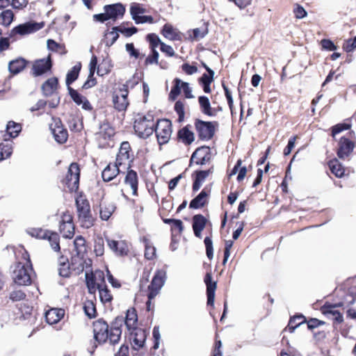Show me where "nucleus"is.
I'll return each instance as SVG.
<instances>
[{"instance_id": "nucleus-44", "label": "nucleus", "mask_w": 356, "mask_h": 356, "mask_svg": "<svg viewBox=\"0 0 356 356\" xmlns=\"http://www.w3.org/2000/svg\"><path fill=\"white\" fill-rule=\"evenodd\" d=\"M163 35L171 40H175L178 39V33L173 29L172 26L169 24H165L162 29Z\"/></svg>"}, {"instance_id": "nucleus-57", "label": "nucleus", "mask_w": 356, "mask_h": 356, "mask_svg": "<svg viewBox=\"0 0 356 356\" xmlns=\"http://www.w3.org/2000/svg\"><path fill=\"white\" fill-rule=\"evenodd\" d=\"M204 244L206 247V253L207 257L211 260L213 257V243L210 237L207 236L204 238Z\"/></svg>"}, {"instance_id": "nucleus-62", "label": "nucleus", "mask_w": 356, "mask_h": 356, "mask_svg": "<svg viewBox=\"0 0 356 356\" xmlns=\"http://www.w3.org/2000/svg\"><path fill=\"white\" fill-rule=\"evenodd\" d=\"M210 71L211 72L208 74H203L202 77L200 79V82L202 84L211 83L213 81L214 72L213 70Z\"/></svg>"}, {"instance_id": "nucleus-51", "label": "nucleus", "mask_w": 356, "mask_h": 356, "mask_svg": "<svg viewBox=\"0 0 356 356\" xmlns=\"http://www.w3.org/2000/svg\"><path fill=\"white\" fill-rule=\"evenodd\" d=\"M112 29L114 31H118L120 33L124 35L126 37H130L138 32V29L135 26H132L131 28L113 26Z\"/></svg>"}, {"instance_id": "nucleus-64", "label": "nucleus", "mask_w": 356, "mask_h": 356, "mask_svg": "<svg viewBox=\"0 0 356 356\" xmlns=\"http://www.w3.org/2000/svg\"><path fill=\"white\" fill-rule=\"evenodd\" d=\"M182 70L188 75H192L197 72L196 66L191 65L188 63H184L181 65Z\"/></svg>"}, {"instance_id": "nucleus-15", "label": "nucleus", "mask_w": 356, "mask_h": 356, "mask_svg": "<svg viewBox=\"0 0 356 356\" xmlns=\"http://www.w3.org/2000/svg\"><path fill=\"white\" fill-rule=\"evenodd\" d=\"M50 129L56 141L60 144L67 141L68 137L67 131L63 127L60 120L55 122L54 127L51 125Z\"/></svg>"}, {"instance_id": "nucleus-60", "label": "nucleus", "mask_w": 356, "mask_h": 356, "mask_svg": "<svg viewBox=\"0 0 356 356\" xmlns=\"http://www.w3.org/2000/svg\"><path fill=\"white\" fill-rule=\"evenodd\" d=\"M126 51L129 53V56L135 58H138L140 56L139 51L135 49L133 43H127L125 46Z\"/></svg>"}, {"instance_id": "nucleus-54", "label": "nucleus", "mask_w": 356, "mask_h": 356, "mask_svg": "<svg viewBox=\"0 0 356 356\" xmlns=\"http://www.w3.org/2000/svg\"><path fill=\"white\" fill-rule=\"evenodd\" d=\"M118 31H114L106 33V45L108 47L112 46L119 38Z\"/></svg>"}, {"instance_id": "nucleus-47", "label": "nucleus", "mask_w": 356, "mask_h": 356, "mask_svg": "<svg viewBox=\"0 0 356 356\" xmlns=\"http://www.w3.org/2000/svg\"><path fill=\"white\" fill-rule=\"evenodd\" d=\"M14 18L13 12L11 10H6L0 14V24L8 26L13 22Z\"/></svg>"}, {"instance_id": "nucleus-30", "label": "nucleus", "mask_w": 356, "mask_h": 356, "mask_svg": "<svg viewBox=\"0 0 356 356\" xmlns=\"http://www.w3.org/2000/svg\"><path fill=\"white\" fill-rule=\"evenodd\" d=\"M72 271L75 274L79 275L84 270L83 255L76 254L72 257L70 263Z\"/></svg>"}, {"instance_id": "nucleus-38", "label": "nucleus", "mask_w": 356, "mask_h": 356, "mask_svg": "<svg viewBox=\"0 0 356 356\" xmlns=\"http://www.w3.org/2000/svg\"><path fill=\"white\" fill-rule=\"evenodd\" d=\"M81 63L75 65L71 70H70L66 76V85L70 87V85L72 84L75 80L77 79L79 76V73L81 70Z\"/></svg>"}, {"instance_id": "nucleus-40", "label": "nucleus", "mask_w": 356, "mask_h": 356, "mask_svg": "<svg viewBox=\"0 0 356 356\" xmlns=\"http://www.w3.org/2000/svg\"><path fill=\"white\" fill-rule=\"evenodd\" d=\"M46 239H47L49 241L51 248L55 252L60 251V243H59L60 238L57 233L52 232L49 231Z\"/></svg>"}, {"instance_id": "nucleus-34", "label": "nucleus", "mask_w": 356, "mask_h": 356, "mask_svg": "<svg viewBox=\"0 0 356 356\" xmlns=\"http://www.w3.org/2000/svg\"><path fill=\"white\" fill-rule=\"evenodd\" d=\"M198 102L200 106L201 111L209 116H214L216 113L213 111L211 106L209 99L206 96H200L198 97Z\"/></svg>"}, {"instance_id": "nucleus-36", "label": "nucleus", "mask_w": 356, "mask_h": 356, "mask_svg": "<svg viewBox=\"0 0 356 356\" xmlns=\"http://www.w3.org/2000/svg\"><path fill=\"white\" fill-rule=\"evenodd\" d=\"M71 270V266L69 264L67 259L65 258L63 256L60 257L59 259V275L62 277H67L70 276Z\"/></svg>"}, {"instance_id": "nucleus-3", "label": "nucleus", "mask_w": 356, "mask_h": 356, "mask_svg": "<svg viewBox=\"0 0 356 356\" xmlns=\"http://www.w3.org/2000/svg\"><path fill=\"white\" fill-rule=\"evenodd\" d=\"M79 220L82 226L86 228L93 225V219L90 213L88 201L82 195H78L75 200Z\"/></svg>"}, {"instance_id": "nucleus-41", "label": "nucleus", "mask_w": 356, "mask_h": 356, "mask_svg": "<svg viewBox=\"0 0 356 356\" xmlns=\"http://www.w3.org/2000/svg\"><path fill=\"white\" fill-rule=\"evenodd\" d=\"M49 230L43 229L42 228H29L26 229V233L30 236L39 239H46Z\"/></svg>"}, {"instance_id": "nucleus-14", "label": "nucleus", "mask_w": 356, "mask_h": 356, "mask_svg": "<svg viewBox=\"0 0 356 356\" xmlns=\"http://www.w3.org/2000/svg\"><path fill=\"white\" fill-rule=\"evenodd\" d=\"M104 9L107 13L109 19L113 21H115L118 18H122L125 13V7L120 3L106 5Z\"/></svg>"}, {"instance_id": "nucleus-52", "label": "nucleus", "mask_w": 356, "mask_h": 356, "mask_svg": "<svg viewBox=\"0 0 356 356\" xmlns=\"http://www.w3.org/2000/svg\"><path fill=\"white\" fill-rule=\"evenodd\" d=\"M86 314L90 318H94L96 315V308L92 301L88 300L86 302L84 307Z\"/></svg>"}, {"instance_id": "nucleus-17", "label": "nucleus", "mask_w": 356, "mask_h": 356, "mask_svg": "<svg viewBox=\"0 0 356 356\" xmlns=\"http://www.w3.org/2000/svg\"><path fill=\"white\" fill-rule=\"evenodd\" d=\"M68 90L71 98L77 105L81 106L82 108L86 111H91L92 109L90 103L86 97L81 95L71 87L68 88Z\"/></svg>"}, {"instance_id": "nucleus-10", "label": "nucleus", "mask_w": 356, "mask_h": 356, "mask_svg": "<svg viewBox=\"0 0 356 356\" xmlns=\"http://www.w3.org/2000/svg\"><path fill=\"white\" fill-rule=\"evenodd\" d=\"M211 160V149L207 146H202L195 149L190 159V165L194 162L197 165H205Z\"/></svg>"}, {"instance_id": "nucleus-45", "label": "nucleus", "mask_w": 356, "mask_h": 356, "mask_svg": "<svg viewBox=\"0 0 356 356\" xmlns=\"http://www.w3.org/2000/svg\"><path fill=\"white\" fill-rule=\"evenodd\" d=\"M99 291V299L103 304L111 303L113 300V296L108 289L107 286L97 289Z\"/></svg>"}, {"instance_id": "nucleus-42", "label": "nucleus", "mask_w": 356, "mask_h": 356, "mask_svg": "<svg viewBox=\"0 0 356 356\" xmlns=\"http://www.w3.org/2000/svg\"><path fill=\"white\" fill-rule=\"evenodd\" d=\"M76 254L83 255L86 252V240L82 236H77L74 241Z\"/></svg>"}, {"instance_id": "nucleus-29", "label": "nucleus", "mask_w": 356, "mask_h": 356, "mask_svg": "<svg viewBox=\"0 0 356 356\" xmlns=\"http://www.w3.org/2000/svg\"><path fill=\"white\" fill-rule=\"evenodd\" d=\"M131 335H134L133 337V342L134 346H137L136 348H142L144 346L145 339H146V334L145 332L142 329H137L136 327L135 330H132L131 331H129Z\"/></svg>"}, {"instance_id": "nucleus-48", "label": "nucleus", "mask_w": 356, "mask_h": 356, "mask_svg": "<svg viewBox=\"0 0 356 356\" xmlns=\"http://www.w3.org/2000/svg\"><path fill=\"white\" fill-rule=\"evenodd\" d=\"M174 81L175 86L172 88L169 94V99L172 101L176 99L177 96L180 94L181 88V81L180 79H175Z\"/></svg>"}, {"instance_id": "nucleus-9", "label": "nucleus", "mask_w": 356, "mask_h": 356, "mask_svg": "<svg viewBox=\"0 0 356 356\" xmlns=\"http://www.w3.org/2000/svg\"><path fill=\"white\" fill-rule=\"evenodd\" d=\"M129 83V82L127 81L126 84H124L119 93L115 94L113 97L114 108L118 111H125L129 105L127 100Z\"/></svg>"}, {"instance_id": "nucleus-58", "label": "nucleus", "mask_w": 356, "mask_h": 356, "mask_svg": "<svg viewBox=\"0 0 356 356\" xmlns=\"http://www.w3.org/2000/svg\"><path fill=\"white\" fill-rule=\"evenodd\" d=\"M152 54L149 55L145 60L146 65L158 64L159 63V52L156 49H151Z\"/></svg>"}, {"instance_id": "nucleus-7", "label": "nucleus", "mask_w": 356, "mask_h": 356, "mask_svg": "<svg viewBox=\"0 0 356 356\" xmlns=\"http://www.w3.org/2000/svg\"><path fill=\"white\" fill-rule=\"evenodd\" d=\"M216 125H218L217 122H205L196 120L195 127L200 139L203 140L211 139L215 133Z\"/></svg>"}, {"instance_id": "nucleus-13", "label": "nucleus", "mask_w": 356, "mask_h": 356, "mask_svg": "<svg viewBox=\"0 0 356 356\" xmlns=\"http://www.w3.org/2000/svg\"><path fill=\"white\" fill-rule=\"evenodd\" d=\"M80 169L77 163H72L68 169L66 175V184L68 187L77 188L79 183Z\"/></svg>"}, {"instance_id": "nucleus-8", "label": "nucleus", "mask_w": 356, "mask_h": 356, "mask_svg": "<svg viewBox=\"0 0 356 356\" xmlns=\"http://www.w3.org/2000/svg\"><path fill=\"white\" fill-rule=\"evenodd\" d=\"M44 22L38 23L33 21L19 24L11 30L10 37H14L17 34L20 35L31 34L40 30L44 27Z\"/></svg>"}, {"instance_id": "nucleus-39", "label": "nucleus", "mask_w": 356, "mask_h": 356, "mask_svg": "<svg viewBox=\"0 0 356 356\" xmlns=\"http://www.w3.org/2000/svg\"><path fill=\"white\" fill-rule=\"evenodd\" d=\"M60 232L63 236L66 238H71L74 234V226L73 223H60Z\"/></svg>"}, {"instance_id": "nucleus-53", "label": "nucleus", "mask_w": 356, "mask_h": 356, "mask_svg": "<svg viewBox=\"0 0 356 356\" xmlns=\"http://www.w3.org/2000/svg\"><path fill=\"white\" fill-rule=\"evenodd\" d=\"M175 111L178 115V121L179 122H182L185 115L184 103L180 100L176 102L175 104Z\"/></svg>"}, {"instance_id": "nucleus-61", "label": "nucleus", "mask_w": 356, "mask_h": 356, "mask_svg": "<svg viewBox=\"0 0 356 356\" xmlns=\"http://www.w3.org/2000/svg\"><path fill=\"white\" fill-rule=\"evenodd\" d=\"M350 127L349 124H339L332 127V135L333 137L343 130H348Z\"/></svg>"}, {"instance_id": "nucleus-59", "label": "nucleus", "mask_w": 356, "mask_h": 356, "mask_svg": "<svg viewBox=\"0 0 356 356\" xmlns=\"http://www.w3.org/2000/svg\"><path fill=\"white\" fill-rule=\"evenodd\" d=\"M9 298L14 302L20 301L26 298V294L21 290L10 292Z\"/></svg>"}, {"instance_id": "nucleus-2", "label": "nucleus", "mask_w": 356, "mask_h": 356, "mask_svg": "<svg viewBox=\"0 0 356 356\" xmlns=\"http://www.w3.org/2000/svg\"><path fill=\"white\" fill-rule=\"evenodd\" d=\"M154 125L153 115L147 114L135 120L134 129L140 138H147L153 134Z\"/></svg>"}, {"instance_id": "nucleus-27", "label": "nucleus", "mask_w": 356, "mask_h": 356, "mask_svg": "<svg viewBox=\"0 0 356 356\" xmlns=\"http://www.w3.org/2000/svg\"><path fill=\"white\" fill-rule=\"evenodd\" d=\"M213 172L212 168L208 170H199L195 172V178L193 184V191H197L206 178Z\"/></svg>"}, {"instance_id": "nucleus-4", "label": "nucleus", "mask_w": 356, "mask_h": 356, "mask_svg": "<svg viewBox=\"0 0 356 356\" xmlns=\"http://www.w3.org/2000/svg\"><path fill=\"white\" fill-rule=\"evenodd\" d=\"M32 272L33 268L29 261L26 264L19 262L15 266L12 275L13 279L18 285H29L31 283Z\"/></svg>"}, {"instance_id": "nucleus-21", "label": "nucleus", "mask_w": 356, "mask_h": 356, "mask_svg": "<svg viewBox=\"0 0 356 356\" xmlns=\"http://www.w3.org/2000/svg\"><path fill=\"white\" fill-rule=\"evenodd\" d=\"M124 184L130 186L133 195H138V178L136 171L134 170H128L124 178Z\"/></svg>"}, {"instance_id": "nucleus-55", "label": "nucleus", "mask_w": 356, "mask_h": 356, "mask_svg": "<svg viewBox=\"0 0 356 356\" xmlns=\"http://www.w3.org/2000/svg\"><path fill=\"white\" fill-rule=\"evenodd\" d=\"M145 9L142 8L138 3H134L131 5L130 13L132 19L145 13Z\"/></svg>"}, {"instance_id": "nucleus-37", "label": "nucleus", "mask_w": 356, "mask_h": 356, "mask_svg": "<svg viewBox=\"0 0 356 356\" xmlns=\"http://www.w3.org/2000/svg\"><path fill=\"white\" fill-rule=\"evenodd\" d=\"M329 168L332 173L337 177H341L344 175L345 170L337 159L332 160L329 162Z\"/></svg>"}, {"instance_id": "nucleus-25", "label": "nucleus", "mask_w": 356, "mask_h": 356, "mask_svg": "<svg viewBox=\"0 0 356 356\" xmlns=\"http://www.w3.org/2000/svg\"><path fill=\"white\" fill-rule=\"evenodd\" d=\"M28 61L23 58H17L8 63V70L13 74L20 73L26 66Z\"/></svg>"}, {"instance_id": "nucleus-26", "label": "nucleus", "mask_w": 356, "mask_h": 356, "mask_svg": "<svg viewBox=\"0 0 356 356\" xmlns=\"http://www.w3.org/2000/svg\"><path fill=\"white\" fill-rule=\"evenodd\" d=\"M210 191H207L204 188L200 193L193 199L189 204V207L191 209H199L203 207L207 203V198L209 195Z\"/></svg>"}, {"instance_id": "nucleus-11", "label": "nucleus", "mask_w": 356, "mask_h": 356, "mask_svg": "<svg viewBox=\"0 0 356 356\" xmlns=\"http://www.w3.org/2000/svg\"><path fill=\"white\" fill-rule=\"evenodd\" d=\"M51 67L52 61L51 56L49 55L46 58L38 59L33 63L31 74L33 76H41L50 71Z\"/></svg>"}, {"instance_id": "nucleus-31", "label": "nucleus", "mask_w": 356, "mask_h": 356, "mask_svg": "<svg viewBox=\"0 0 356 356\" xmlns=\"http://www.w3.org/2000/svg\"><path fill=\"white\" fill-rule=\"evenodd\" d=\"M131 149L129 142H123L121 144L119 152L117 154L116 161L119 165H122L124 161L129 159V150Z\"/></svg>"}, {"instance_id": "nucleus-50", "label": "nucleus", "mask_w": 356, "mask_h": 356, "mask_svg": "<svg viewBox=\"0 0 356 356\" xmlns=\"http://www.w3.org/2000/svg\"><path fill=\"white\" fill-rule=\"evenodd\" d=\"M94 251L97 256L99 257L104 252V241L102 237H97L95 241Z\"/></svg>"}, {"instance_id": "nucleus-22", "label": "nucleus", "mask_w": 356, "mask_h": 356, "mask_svg": "<svg viewBox=\"0 0 356 356\" xmlns=\"http://www.w3.org/2000/svg\"><path fill=\"white\" fill-rule=\"evenodd\" d=\"M120 165L117 162L115 164L109 163L102 173L103 180L110 181L113 179L120 172Z\"/></svg>"}, {"instance_id": "nucleus-5", "label": "nucleus", "mask_w": 356, "mask_h": 356, "mask_svg": "<svg viewBox=\"0 0 356 356\" xmlns=\"http://www.w3.org/2000/svg\"><path fill=\"white\" fill-rule=\"evenodd\" d=\"M154 131L156 134L159 145L167 143L172 134V124L170 120L162 119L157 121L154 125Z\"/></svg>"}, {"instance_id": "nucleus-63", "label": "nucleus", "mask_w": 356, "mask_h": 356, "mask_svg": "<svg viewBox=\"0 0 356 356\" xmlns=\"http://www.w3.org/2000/svg\"><path fill=\"white\" fill-rule=\"evenodd\" d=\"M156 248L154 246L146 245L145 250V257L146 259L151 260L154 258Z\"/></svg>"}, {"instance_id": "nucleus-6", "label": "nucleus", "mask_w": 356, "mask_h": 356, "mask_svg": "<svg viewBox=\"0 0 356 356\" xmlns=\"http://www.w3.org/2000/svg\"><path fill=\"white\" fill-rule=\"evenodd\" d=\"M166 280V272L158 270L155 273L150 284L147 289V298L154 299L160 292Z\"/></svg>"}, {"instance_id": "nucleus-20", "label": "nucleus", "mask_w": 356, "mask_h": 356, "mask_svg": "<svg viewBox=\"0 0 356 356\" xmlns=\"http://www.w3.org/2000/svg\"><path fill=\"white\" fill-rule=\"evenodd\" d=\"M354 145L352 141L348 138H341L339 143L337 155L340 159H344L352 152Z\"/></svg>"}, {"instance_id": "nucleus-35", "label": "nucleus", "mask_w": 356, "mask_h": 356, "mask_svg": "<svg viewBox=\"0 0 356 356\" xmlns=\"http://www.w3.org/2000/svg\"><path fill=\"white\" fill-rule=\"evenodd\" d=\"M115 209V207L112 203L106 204L105 202L100 204V218L103 220H107L113 211Z\"/></svg>"}, {"instance_id": "nucleus-23", "label": "nucleus", "mask_w": 356, "mask_h": 356, "mask_svg": "<svg viewBox=\"0 0 356 356\" xmlns=\"http://www.w3.org/2000/svg\"><path fill=\"white\" fill-rule=\"evenodd\" d=\"M86 280H91L97 289L104 287L106 285L104 273L102 270H97L94 273L89 274L86 273Z\"/></svg>"}, {"instance_id": "nucleus-16", "label": "nucleus", "mask_w": 356, "mask_h": 356, "mask_svg": "<svg viewBox=\"0 0 356 356\" xmlns=\"http://www.w3.org/2000/svg\"><path fill=\"white\" fill-rule=\"evenodd\" d=\"M204 282L207 285V305L213 307L216 282H212V276L210 273L206 274Z\"/></svg>"}, {"instance_id": "nucleus-28", "label": "nucleus", "mask_w": 356, "mask_h": 356, "mask_svg": "<svg viewBox=\"0 0 356 356\" xmlns=\"http://www.w3.org/2000/svg\"><path fill=\"white\" fill-rule=\"evenodd\" d=\"M124 319L123 325L125 324L127 330L129 331H131L132 330H135L136 327V323L138 321L137 314L134 309L130 310L129 309L127 312L125 318L122 317Z\"/></svg>"}, {"instance_id": "nucleus-46", "label": "nucleus", "mask_w": 356, "mask_h": 356, "mask_svg": "<svg viewBox=\"0 0 356 356\" xmlns=\"http://www.w3.org/2000/svg\"><path fill=\"white\" fill-rule=\"evenodd\" d=\"M305 321L306 320L305 316L301 314L291 318L288 325L289 331L293 332L296 327L304 323Z\"/></svg>"}, {"instance_id": "nucleus-32", "label": "nucleus", "mask_w": 356, "mask_h": 356, "mask_svg": "<svg viewBox=\"0 0 356 356\" xmlns=\"http://www.w3.org/2000/svg\"><path fill=\"white\" fill-rule=\"evenodd\" d=\"M189 125L184 127L177 134L179 139L186 145L191 144L195 140L194 134L189 129Z\"/></svg>"}, {"instance_id": "nucleus-43", "label": "nucleus", "mask_w": 356, "mask_h": 356, "mask_svg": "<svg viewBox=\"0 0 356 356\" xmlns=\"http://www.w3.org/2000/svg\"><path fill=\"white\" fill-rule=\"evenodd\" d=\"M22 130V126L19 123H16L13 121L8 122L6 126V131L10 137L15 138L18 136Z\"/></svg>"}, {"instance_id": "nucleus-12", "label": "nucleus", "mask_w": 356, "mask_h": 356, "mask_svg": "<svg viewBox=\"0 0 356 356\" xmlns=\"http://www.w3.org/2000/svg\"><path fill=\"white\" fill-rule=\"evenodd\" d=\"M337 305L326 303L321 307L322 313L328 318L333 321L334 323L340 324L343 321L342 314L336 309Z\"/></svg>"}, {"instance_id": "nucleus-19", "label": "nucleus", "mask_w": 356, "mask_h": 356, "mask_svg": "<svg viewBox=\"0 0 356 356\" xmlns=\"http://www.w3.org/2000/svg\"><path fill=\"white\" fill-rule=\"evenodd\" d=\"M106 241L109 248L117 255L124 256L127 254L129 249L127 243L124 241H117L108 238H106Z\"/></svg>"}, {"instance_id": "nucleus-49", "label": "nucleus", "mask_w": 356, "mask_h": 356, "mask_svg": "<svg viewBox=\"0 0 356 356\" xmlns=\"http://www.w3.org/2000/svg\"><path fill=\"white\" fill-rule=\"evenodd\" d=\"M13 152V148L10 144H0V161L8 158Z\"/></svg>"}, {"instance_id": "nucleus-56", "label": "nucleus", "mask_w": 356, "mask_h": 356, "mask_svg": "<svg viewBox=\"0 0 356 356\" xmlns=\"http://www.w3.org/2000/svg\"><path fill=\"white\" fill-rule=\"evenodd\" d=\"M147 40L149 41V45H150V48L151 49H154L156 48L160 44L161 45V42H162L159 38L154 33H149L147 35Z\"/></svg>"}, {"instance_id": "nucleus-1", "label": "nucleus", "mask_w": 356, "mask_h": 356, "mask_svg": "<svg viewBox=\"0 0 356 356\" xmlns=\"http://www.w3.org/2000/svg\"><path fill=\"white\" fill-rule=\"evenodd\" d=\"M123 323L122 316H118L112 322L109 329V326L106 321L98 319L93 323L95 339L99 343H104L108 341L112 346L118 344L121 338Z\"/></svg>"}, {"instance_id": "nucleus-18", "label": "nucleus", "mask_w": 356, "mask_h": 356, "mask_svg": "<svg viewBox=\"0 0 356 356\" xmlns=\"http://www.w3.org/2000/svg\"><path fill=\"white\" fill-rule=\"evenodd\" d=\"M58 85V81L56 77L48 79L41 86L42 95L47 97L53 96L57 90Z\"/></svg>"}, {"instance_id": "nucleus-24", "label": "nucleus", "mask_w": 356, "mask_h": 356, "mask_svg": "<svg viewBox=\"0 0 356 356\" xmlns=\"http://www.w3.org/2000/svg\"><path fill=\"white\" fill-rule=\"evenodd\" d=\"M207 219L201 214L195 215L193 217V229L196 237H201V232L204 229Z\"/></svg>"}, {"instance_id": "nucleus-33", "label": "nucleus", "mask_w": 356, "mask_h": 356, "mask_svg": "<svg viewBox=\"0 0 356 356\" xmlns=\"http://www.w3.org/2000/svg\"><path fill=\"white\" fill-rule=\"evenodd\" d=\"M64 315L63 309H51L46 312L45 318L49 324L58 323Z\"/></svg>"}]
</instances>
